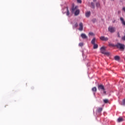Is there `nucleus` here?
Here are the masks:
<instances>
[{
    "mask_svg": "<svg viewBox=\"0 0 125 125\" xmlns=\"http://www.w3.org/2000/svg\"><path fill=\"white\" fill-rule=\"evenodd\" d=\"M117 48H118L122 51H124L125 50V45L124 44H122L121 43H117V44L115 45Z\"/></svg>",
    "mask_w": 125,
    "mask_h": 125,
    "instance_id": "1",
    "label": "nucleus"
},
{
    "mask_svg": "<svg viewBox=\"0 0 125 125\" xmlns=\"http://www.w3.org/2000/svg\"><path fill=\"white\" fill-rule=\"evenodd\" d=\"M106 48L104 46H103L101 48V52L103 54H104L105 55H110V53L106 52Z\"/></svg>",
    "mask_w": 125,
    "mask_h": 125,
    "instance_id": "2",
    "label": "nucleus"
},
{
    "mask_svg": "<svg viewBox=\"0 0 125 125\" xmlns=\"http://www.w3.org/2000/svg\"><path fill=\"white\" fill-rule=\"evenodd\" d=\"M98 88L99 90H101L102 91H103L104 94H106V91H105V87H104V85L102 84L99 85L98 86Z\"/></svg>",
    "mask_w": 125,
    "mask_h": 125,
    "instance_id": "3",
    "label": "nucleus"
},
{
    "mask_svg": "<svg viewBox=\"0 0 125 125\" xmlns=\"http://www.w3.org/2000/svg\"><path fill=\"white\" fill-rule=\"evenodd\" d=\"M108 31L110 32V33H115V32H116V28L112 26H109L108 27Z\"/></svg>",
    "mask_w": 125,
    "mask_h": 125,
    "instance_id": "4",
    "label": "nucleus"
},
{
    "mask_svg": "<svg viewBox=\"0 0 125 125\" xmlns=\"http://www.w3.org/2000/svg\"><path fill=\"white\" fill-rule=\"evenodd\" d=\"M79 6H74V5L72 6V8L71 9L72 10V13H74V12H75V11H77V10H78V8Z\"/></svg>",
    "mask_w": 125,
    "mask_h": 125,
    "instance_id": "5",
    "label": "nucleus"
},
{
    "mask_svg": "<svg viewBox=\"0 0 125 125\" xmlns=\"http://www.w3.org/2000/svg\"><path fill=\"white\" fill-rule=\"evenodd\" d=\"M79 31H83V24L82 22L79 24Z\"/></svg>",
    "mask_w": 125,
    "mask_h": 125,
    "instance_id": "6",
    "label": "nucleus"
},
{
    "mask_svg": "<svg viewBox=\"0 0 125 125\" xmlns=\"http://www.w3.org/2000/svg\"><path fill=\"white\" fill-rule=\"evenodd\" d=\"M100 40L101 41H104V42H107L108 41V39L107 37H105L104 36H102L100 38Z\"/></svg>",
    "mask_w": 125,
    "mask_h": 125,
    "instance_id": "7",
    "label": "nucleus"
},
{
    "mask_svg": "<svg viewBox=\"0 0 125 125\" xmlns=\"http://www.w3.org/2000/svg\"><path fill=\"white\" fill-rule=\"evenodd\" d=\"M92 91L94 95H95V93H96V92L97 91V88L96 87H94L92 88Z\"/></svg>",
    "mask_w": 125,
    "mask_h": 125,
    "instance_id": "8",
    "label": "nucleus"
},
{
    "mask_svg": "<svg viewBox=\"0 0 125 125\" xmlns=\"http://www.w3.org/2000/svg\"><path fill=\"white\" fill-rule=\"evenodd\" d=\"M81 37L83 39H87V36L84 33H82Z\"/></svg>",
    "mask_w": 125,
    "mask_h": 125,
    "instance_id": "9",
    "label": "nucleus"
},
{
    "mask_svg": "<svg viewBox=\"0 0 125 125\" xmlns=\"http://www.w3.org/2000/svg\"><path fill=\"white\" fill-rule=\"evenodd\" d=\"M80 14V10H77L75 12H74V15L75 16H78Z\"/></svg>",
    "mask_w": 125,
    "mask_h": 125,
    "instance_id": "10",
    "label": "nucleus"
},
{
    "mask_svg": "<svg viewBox=\"0 0 125 125\" xmlns=\"http://www.w3.org/2000/svg\"><path fill=\"white\" fill-rule=\"evenodd\" d=\"M120 21H121L123 25L125 26V20H124V18H123L122 17H121L120 18Z\"/></svg>",
    "mask_w": 125,
    "mask_h": 125,
    "instance_id": "11",
    "label": "nucleus"
},
{
    "mask_svg": "<svg viewBox=\"0 0 125 125\" xmlns=\"http://www.w3.org/2000/svg\"><path fill=\"white\" fill-rule=\"evenodd\" d=\"M118 123H121L122 122H123L124 121V119L123 118V117H119L118 119Z\"/></svg>",
    "mask_w": 125,
    "mask_h": 125,
    "instance_id": "12",
    "label": "nucleus"
},
{
    "mask_svg": "<svg viewBox=\"0 0 125 125\" xmlns=\"http://www.w3.org/2000/svg\"><path fill=\"white\" fill-rule=\"evenodd\" d=\"M103 110V108L102 107H99L97 109L98 113H101V112H102Z\"/></svg>",
    "mask_w": 125,
    "mask_h": 125,
    "instance_id": "13",
    "label": "nucleus"
},
{
    "mask_svg": "<svg viewBox=\"0 0 125 125\" xmlns=\"http://www.w3.org/2000/svg\"><path fill=\"white\" fill-rule=\"evenodd\" d=\"M85 16L86 17H89V16H90V11H88L85 13Z\"/></svg>",
    "mask_w": 125,
    "mask_h": 125,
    "instance_id": "14",
    "label": "nucleus"
},
{
    "mask_svg": "<svg viewBox=\"0 0 125 125\" xmlns=\"http://www.w3.org/2000/svg\"><path fill=\"white\" fill-rule=\"evenodd\" d=\"M66 15L67 16H69V15H70V12L69 11V8L68 7H66Z\"/></svg>",
    "mask_w": 125,
    "mask_h": 125,
    "instance_id": "15",
    "label": "nucleus"
},
{
    "mask_svg": "<svg viewBox=\"0 0 125 125\" xmlns=\"http://www.w3.org/2000/svg\"><path fill=\"white\" fill-rule=\"evenodd\" d=\"M95 41H96V39L95 38H94L91 41L92 44H95Z\"/></svg>",
    "mask_w": 125,
    "mask_h": 125,
    "instance_id": "16",
    "label": "nucleus"
},
{
    "mask_svg": "<svg viewBox=\"0 0 125 125\" xmlns=\"http://www.w3.org/2000/svg\"><path fill=\"white\" fill-rule=\"evenodd\" d=\"M114 59L116 61H119L120 60V57L119 56H116L114 57Z\"/></svg>",
    "mask_w": 125,
    "mask_h": 125,
    "instance_id": "17",
    "label": "nucleus"
},
{
    "mask_svg": "<svg viewBox=\"0 0 125 125\" xmlns=\"http://www.w3.org/2000/svg\"><path fill=\"white\" fill-rule=\"evenodd\" d=\"M93 45L94 49H97V48H98V45L97 44H94Z\"/></svg>",
    "mask_w": 125,
    "mask_h": 125,
    "instance_id": "18",
    "label": "nucleus"
},
{
    "mask_svg": "<svg viewBox=\"0 0 125 125\" xmlns=\"http://www.w3.org/2000/svg\"><path fill=\"white\" fill-rule=\"evenodd\" d=\"M91 5L93 8H94V2H91Z\"/></svg>",
    "mask_w": 125,
    "mask_h": 125,
    "instance_id": "19",
    "label": "nucleus"
},
{
    "mask_svg": "<svg viewBox=\"0 0 125 125\" xmlns=\"http://www.w3.org/2000/svg\"><path fill=\"white\" fill-rule=\"evenodd\" d=\"M104 103H108V102H109L107 99L104 100Z\"/></svg>",
    "mask_w": 125,
    "mask_h": 125,
    "instance_id": "20",
    "label": "nucleus"
},
{
    "mask_svg": "<svg viewBox=\"0 0 125 125\" xmlns=\"http://www.w3.org/2000/svg\"><path fill=\"white\" fill-rule=\"evenodd\" d=\"M122 105H124V106H125V99H124L123 100V104H122Z\"/></svg>",
    "mask_w": 125,
    "mask_h": 125,
    "instance_id": "21",
    "label": "nucleus"
},
{
    "mask_svg": "<svg viewBox=\"0 0 125 125\" xmlns=\"http://www.w3.org/2000/svg\"><path fill=\"white\" fill-rule=\"evenodd\" d=\"M96 6L97 7H99V6H100V4L99 3H97Z\"/></svg>",
    "mask_w": 125,
    "mask_h": 125,
    "instance_id": "22",
    "label": "nucleus"
},
{
    "mask_svg": "<svg viewBox=\"0 0 125 125\" xmlns=\"http://www.w3.org/2000/svg\"><path fill=\"white\" fill-rule=\"evenodd\" d=\"M74 28H77V27H78V23H76L74 24Z\"/></svg>",
    "mask_w": 125,
    "mask_h": 125,
    "instance_id": "23",
    "label": "nucleus"
},
{
    "mask_svg": "<svg viewBox=\"0 0 125 125\" xmlns=\"http://www.w3.org/2000/svg\"><path fill=\"white\" fill-rule=\"evenodd\" d=\"M79 45V46H83V43H80Z\"/></svg>",
    "mask_w": 125,
    "mask_h": 125,
    "instance_id": "24",
    "label": "nucleus"
},
{
    "mask_svg": "<svg viewBox=\"0 0 125 125\" xmlns=\"http://www.w3.org/2000/svg\"><path fill=\"white\" fill-rule=\"evenodd\" d=\"M77 2L78 3H81L82 2V0H77Z\"/></svg>",
    "mask_w": 125,
    "mask_h": 125,
    "instance_id": "25",
    "label": "nucleus"
},
{
    "mask_svg": "<svg viewBox=\"0 0 125 125\" xmlns=\"http://www.w3.org/2000/svg\"><path fill=\"white\" fill-rule=\"evenodd\" d=\"M89 35L90 36H93V33H92V32H90V33H89Z\"/></svg>",
    "mask_w": 125,
    "mask_h": 125,
    "instance_id": "26",
    "label": "nucleus"
},
{
    "mask_svg": "<svg viewBox=\"0 0 125 125\" xmlns=\"http://www.w3.org/2000/svg\"><path fill=\"white\" fill-rule=\"evenodd\" d=\"M93 1H94V2L96 1V0H93Z\"/></svg>",
    "mask_w": 125,
    "mask_h": 125,
    "instance_id": "27",
    "label": "nucleus"
},
{
    "mask_svg": "<svg viewBox=\"0 0 125 125\" xmlns=\"http://www.w3.org/2000/svg\"><path fill=\"white\" fill-rule=\"evenodd\" d=\"M118 37H120V34L118 33Z\"/></svg>",
    "mask_w": 125,
    "mask_h": 125,
    "instance_id": "28",
    "label": "nucleus"
}]
</instances>
